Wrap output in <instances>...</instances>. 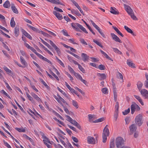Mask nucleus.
Wrapping results in <instances>:
<instances>
[{"label":"nucleus","instance_id":"c756f323","mask_svg":"<svg viewBox=\"0 0 148 148\" xmlns=\"http://www.w3.org/2000/svg\"><path fill=\"white\" fill-rule=\"evenodd\" d=\"M3 6L5 8H9L10 6V4L9 1L8 0L6 1L3 4Z\"/></svg>","mask_w":148,"mask_h":148},{"label":"nucleus","instance_id":"39448f33","mask_svg":"<svg viewBox=\"0 0 148 148\" xmlns=\"http://www.w3.org/2000/svg\"><path fill=\"white\" fill-rule=\"evenodd\" d=\"M116 145L117 147L119 148L124 144L123 138L121 137H118L116 139Z\"/></svg>","mask_w":148,"mask_h":148},{"label":"nucleus","instance_id":"a211bd4d","mask_svg":"<svg viewBox=\"0 0 148 148\" xmlns=\"http://www.w3.org/2000/svg\"><path fill=\"white\" fill-rule=\"evenodd\" d=\"M114 9L116 10V8L112 7H111L110 9V12L111 13L113 14H119V12L118 11L115 10Z\"/></svg>","mask_w":148,"mask_h":148},{"label":"nucleus","instance_id":"7ed1b4c3","mask_svg":"<svg viewBox=\"0 0 148 148\" xmlns=\"http://www.w3.org/2000/svg\"><path fill=\"white\" fill-rule=\"evenodd\" d=\"M143 116L142 114H139L137 115L136 117L135 121L136 124L140 126L143 123L142 121Z\"/></svg>","mask_w":148,"mask_h":148},{"label":"nucleus","instance_id":"f704fd0d","mask_svg":"<svg viewBox=\"0 0 148 148\" xmlns=\"http://www.w3.org/2000/svg\"><path fill=\"white\" fill-rule=\"evenodd\" d=\"M27 25L33 31L36 32H38V30L36 28L32 26L29 24H27Z\"/></svg>","mask_w":148,"mask_h":148},{"label":"nucleus","instance_id":"2f4dec72","mask_svg":"<svg viewBox=\"0 0 148 148\" xmlns=\"http://www.w3.org/2000/svg\"><path fill=\"white\" fill-rule=\"evenodd\" d=\"M48 1L55 4H61L59 0H47Z\"/></svg>","mask_w":148,"mask_h":148},{"label":"nucleus","instance_id":"a19ab883","mask_svg":"<svg viewBox=\"0 0 148 148\" xmlns=\"http://www.w3.org/2000/svg\"><path fill=\"white\" fill-rule=\"evenodd\" d=\"M90 21L91 22V24L93 25V26L97 30L98 29L99 27L92 20H90Z\"/></svg>","mask_w":148,"mask_h":148},{"label":"nucleus","instance_id":"f8f14e48","mask_svg":"<svg viewBox=\"0 0 148 148\" xmlns=\"http://www.w3.org/2000/svg\"><path fill=\"white\" fill-rule=\"evenodd\" d=\"M130 132L132 134L133 132H135L137 129V127L134 124H132L129 127Z\"/></svg>","mask_w":148,"mask_h":148},{"label":"nucleus","instance_id":"de8ad7c7","mask_svg":"<svg viewBox=\"0 0 148 148\" xmlns=\"http://www.w3.org/2000/svg\"><path fill=\"white\" fill-rule=\"evenodd\" d=\"M98 32H99V33L103 37V38H105V36L103 32L101 30V29L99 28L98 29H97Z\"/></svg>","mask_w":148,"mask_h":148},{"label":"nucleus","instance_id":"774afa93","mask_svg":"<svg viewBox=\"0 0 148 148\" xmlns=\"http://www.w3.org/2000/svg\"><path fill=\"white\" fill-rule=\"evenodd\" d=\"M88 119L89 120H91L92 119L94 118L95 117V115H94L89 114L88 115Z\"/></svg>","mask_w":148,"mask_h":148},{"label":"nucleus","instance_id":"bb28decb","mask_svg":"<svg viewBox=\"0 0 148 148\" xmlns=\"http://www.w3.org/2000/svg\"><path fill=\"white\" fill-rule=\"evenodd\" d=\"M11 8L13 11V12L16 13V14H18V10L16 8L15 6H14V4H12V5L11 6Z\"/></svg>","mask_w":148,"mask_h":148},{"label":"nucleus","instance_id":"37998d69","mask_svg":"<svg viewBox=\"0 0 148 148\" xmlns=\"http://www.w3.org/2000/svg\"><path fill=\"white\" fill-rule=\"evenodd\" d=\"M113 51L115 53H118L119 54H121L122 53L117 49L115 48H112Z\"/></svg>","mask_w":148,"mask_h":148},{"label":"nucleus","instance_id":"412c9836","mask_svg":"<svg viewBox=\"0 0 148 148\" xmlns=\"http://www.w3.org/2000/svg\"><path fill=\"white\" fill-rule=\"evenodd\" d=\"M146 80L144 82V86L146 88H148V74L147 73L145 74Z\"/></svg>","mask_w":148,"mask_h":148},{"label":"nucleus","instance_id":"aec40b11","mask_svg":"<svg viewBox=\"0 0 148 148\" xmlns=\"http://www.w3.org/2000/svg\"><path fill=\"white\" fill-rule=\"evenodd\" d=\"M136 103H134L133 104L131 105V114H133L135 110H136Z\"/></svg>","mask_w":148,"mask_h":148},{"label":"nucleus","instance_id":"7c9ffc66","mask_svg":"<svg viewBox=\"0 0 148 148\" xmlns=\"http://www.w3.org/2000/svg\"><path fill=\"white\" fill-rule=\"evenodd\" d=\"M10 24L11 27H14L15 26L16 23L14 21V17H12L11 18L10 22Z\"/></svg>","mask_w":148,"mask_h":148},{"label":"nucleus","instance_id":"ea45409f","mask_svg":"<svg viewBox=\"0 0 148 148\" xmlns=\"http://www.w3.org/2000/svg\"><path fill=\"white\" fill-rule=\"evenodd\" d=\"M101 91L103 93L107 94L108 93V89L106 88H103L101 89Z\"/></svg>","mask_w":148,"mask_h":148},{"label":"nucleus","instance_id":"603ef678","mask_svg":"<svg viewBox=\"0 0 148 148\" xmlns=\"http://www.w3.org/2000/svg\"><path fill=\"white\" fill-rule=\"evenodd\" d=\"M61 32L64 36H69V35H68V34L67 33V31L66 30H64V29H63L62 31Z\"/></svg>","mask_w":148,"mask_h":148},{"label":"nucleus","instance_id":"4d7b16f0","mask_svg":"<svg viewBox=\"0 0 148 148\" xmlns=\"http://www.w3.org/2000/svg\"><path fill=\"white\" fill-rule=\"evenodd\" d=\"M56 100L60 104L62 105V103L60 101V100L58 99V97H57L56 95H54V96Z\"/></svg>","mask_w":148,"mask_h":148},{"label":"nucleus","instance_id":"8fccbe9b","mask_svg":"<svg viewBox=\"0 0 148 148\" xmlns=\"http://www.w3.org/2000/svg\"><path fill=\"white\" fill-rule=\"evenodd\" d=\"M105 66L102 64H100L98 68L101 70H104L105 69Z\"/></svg>","mask_w":148,"mask_h":148},{"label":"nucleus","instance_id":"b1692460","mask_svg":"<svg viewBox=\"0 0 148 148\" xmlns=\"http://www.w3.org/2000/svg\"><path fill=\"white\" fill-rule=\"evenodd\" d=\"M14 33L16 36H17L19 34V28L18 26H16L14 29Z\"/></svg>","mask_w":148,"mask_h":148},{"label":"nucleus","instance_id":"4468645a","mask_svg":"<svg viewBox=\"0 0 148 148\" xmlns=\"http://www.w3.org/2000/svg\"><path fill=\"white\" fill-rule=\"evenodd\" d=\"M31 95L38 102L40 103L42 102L41 99L34 92H31Z\"/></svg>","mask_w":148,"mask_h":148},{"label":"nucleus","instance_id":"0eeeda50","mask_svg":"<svg viewBox=\"0 0 148 148\" xmlns=\"http://www.w3.org/2000/svg\"><path fill=\"white\" fill-rule=\"evenodd\" d=\"M75 76L78 80H80L85 85H87L88 84L86 80L83 79L82 77L79 73L75 72Z\"/></svg>","mask_w":148,"mask_h":148},{"label":"nucleus","instance_id":"9b49d317","mask_svg":"<svg viewBox=\"0 0 148 148\" xmlns=\"http://www.w3.org/2000/svg\"><path fill=\"white\" fill-rule=\"evenodd\" d=\"M88 143L89 144H95V138L91 136H88L87 138Z\"/></svg>","mask_w":148,"mask_h":148},{"label":"nucleus","instance_id":"f257e3e1","mask_svg":"<svg viewBox=\"0 0 148 148\" xmlns=\"http://www.w3.org/2000/svg\"><path fill=\"white\" fill-rule=\"evenodd\" d=\"M124 6L125 10L127 12L128 14L130 16L131 18L134 20H136L137 18L134 15V12L130 7L128 5L125 4H124Z\"/></svg>","mask_w":148,"mask_h":148},{"label":"nucleus","instance_id":"393cba45","mask_svg":"<svg viewBox=\"0 0 148 148\" xmlns=\"http://www.w3.org/2000/svg\"><path fill=\"white\" fill-rule=\"evenodd\" d=\"M65 85L67 88L70 90L71 93L73 94V93H74V89L71 88L67 82H65Z\"/></svg>","mask_w":148,"mask_h":148},{"label":"nucleus","instance_id":"cd10ccee","mask_svg":"<svg viewBox=\"0 0 148 148\" xmlns=\"http://www.w3.org/2000/svg\"><path fill=\"white\" fill-rule=\"evenodd\" d=\"M137 85V88L139 90V91H140L141 90V88L143 86V83L140 81L138 82Z\"/></svg>","mask_w":148,"mask_h":148},{"label":"nucleus","instance_id":"473e14b6","mask_svg":"<svg viewBox=\"0 0 148 148\" xmlns=\"http://www.w3.org/2000/svg\"><path fill=\"white\" fill-rule=\"evenodd\" d=\"M66 120L67 121L70 122L72 124H74L73 120L68 115H66Z\"/></svg>","mask_w":148,"mask_h":148},{"label":"nucleus","instance_id":"c9c22d12","mask_svg":"<svg viewBox=\"0 0 148 148\" xmlns=\"http://www.w3.org/2000/svg\"><path fill=\"white\" fill-rule=\"evenodd\" d=\"M75 126L79 130H81L82 129L80 125L76 121H75Z\"/></svg>","mask_w":148,"mask_h":148},{"label":"nucleus","instance_id":"c03bdc74","mask_svg":"<svg viewBox=\"0 0 148 148\" xmlns=\"http://www.w3.org/2000/svg\"><path fill=\"white\" fill-rule=\"evenodd\" d=\"M50 73L58 81L59 80V78L57 76V75L54 73L52 71H50Z\"/></svg>","mask_w":148,"mask_h":148},{"label":"nucleus","instance_id":"09e8293b","mask_svg":"<svg viewBox=\"0 0 148 148\" xmlns=\"http://www.w3.org/2000/svg\"><path fill=\"white\" fill-rule=\"evenodd\" d=\"M75 88L78 90L79 92H80L82 95H84L85 94V93L82 90L78 88L77 87H75Z\"/></svg>","mask_w":148,"mask_h":148},{"label":"nucleus","instance_id":"f03ea898","mask_svg":"<svg viewBox=\"0 0 148 148\" xmlns=\"http://www.w3.org/2000/svg\"><path fill=\"white\" fill-rule=\"evenodd\" d=\"M110 134L109 131L107 127H104L102 133L103 142V143L106 142L107 136H108Z\"/></svg>","mask_w":148,"mask_h":148},{"label":"nucleus","instance_id":"864d4df0","mask_svg":"<svg viewBox=\"0 0 148 148\" xmlns=\"http://www.w3.org/2000/svg\"><path fill=\"white\" fill-rule=\"evenodd\" d=\"M23 136L25 138L27 139H28L31 142H32L33 141V140L31 138H30L28 137L27 135H26L25 134H24V135H23Z\"/></svg>","mask_w":148,"mask_h":148},{"label":"nucleus","instance_id":"dca6fc26","mask_svg":"<svg viewBox=\"0 0 148 148\" xmlns=\"http://www.w3.org/2000/svg\"><path fill=\"white\" fill-rule=\"evenodd\" d=\"M82 57L83 58V60L84 62L88 61L89 57L86 54L82 53Z\"/></svg>","mask_w":148,"mask_h":148},{"label":"nucleus","instance_id":"72a5a7b5","mask_svg":"<svg viewBox=\"0 0 148 148\" xmlns=\"http://www.w3.org/2000/svg\"><path fill=\"white\" fill-rule=\"evenodd\" d=\"M114 139H112L110 141V148H114Z\"/></svg>","mask_w":148,"mask_h":148},{"label":"nucleus","instance_id":"9d476101","mask_svg":"<svg viewBox=\"0 0 148 148\" xmlns=\"http://www.w3.org/2000/svg\"><path fill=\"white\" fill-rule=\"evenodd\" d=\"M40 133L42 138L43 139V141L45 144L47 143H50V141H49V138H47V137L42 132H40Z\"/></svg>","mask_w":148,"mask_h":148},{"label":"nucleus","instance_id":"1a4fd4ad","mask_svg":"<svg viewBox=\"0 0 148 148\" xmlns=\"http://www.w3.org/2000/svg\"><path fill=\"white\" fill-rule=\"evenodd\" d=\"M111 36L112 37V39L115 41L121 43L122 41L120 40L119 38L114 33H111Z\"/></svg>","mask_w":148,"mask_h":148},{"label":"nucleus","instance_id":"338daca9","mask_svg":"<svg viewBox=\"0 0 148 148\" xmlns=\"http://www.w3.org/2000/svg\"><path fill=\"white\" fill-rule=\"evenodd\" d=\"M42 83L45 86L47 89H49V87L47 85V84L44 81H42Z\"/></svg>","mask_w":148,"mask_h":148},{"label":"nucleus","instance_id":"49530a36","mask_svg":"<svg viewBox=\"0 0 148 148\" xmlns=\"http://www.w3.org/2000/svg\"><path fill=\"white\" fill-rule=\"evenodd\" d=\"M15 129L19 132H25V130L22 128H18V127H16Z\"/></svg>","mask_w":148,"mask_h":148},{"label":"nucleus","instance_id":"a878e982","mask_svg":"<svg viewBox=\"0 0 148 148\" xmlns=\"http://www.w3.org/2000/svg\"><path fill=\"white\" fill-rule=\"evenodd\" d=\"M75 6L79 10L80 12L81 13V14L84 15L83 12V11L82 10L81 8L80 7L78 4L75 1Z\"/></svg>","mask_w":148,"mask_h":148},{"label":"nucleus","instance_id":"bf43d9fd","mask_svg":"<svg viewBox=\"0 0 148 148\" xmlns=\"http://www.w3.org/2000/svg\"><path fill=\"white\" fill-rule=\"evenodd\" d=\"M90 58L94 62H96L99 61L98 60L95 58L90 57Z\"/></svg>","mask_w":148,"mask_h":148},{"label":"nucleus","instance_id":"5701e85b","mask_svg":"<svg viewBox=\"0 0 148 148\" xmlns=\"http://www.w3.org/2000/svg\"><path fill=\"white\" fill-rule=\"evenodd\" d=\"M124 28L128 32L132 34L133 36H135L133 31L130 28H129L126 25L124 26Z\"/></svg>","mask_w":148,"mask_h":148},{"label":"nucleus","instance_id":"a18cd8bd","mask_svg":"<svg viewBox=\"0 0 148 148\" xmlns=\"http://www.w3.org/2000/svg\"><path fill=\"white\" fill-rule=\"evenodd\" d=\"M104 120V118L102 117L101 118L99 119L95 120V121H93V122L95 123L101 122Z\"/></svg>","mask_w":148,"mask_h":148},{"label":"nucleus","instance_id":"58836bf2","mask_svg":"<svg viewBox=\"0 0 148 148\" xmlns=\"http://www.w3.org/2000/svg\"><path fill=\"white\" fill-rule=\"evenodd\" d=\"M79 69L83 73H85V69L82 67L80 64H78V66Z\"/></svg>","mask_w":148,"mask_h":148},{"label":"nucleus","instance_id":"f3484780","mask_svg":"<svg viewBox=\"0 0 148 148\" xmlns=\"http://www.w3.org/2000/svg\"><path fill=\"white\" fill-rule=\"evenodd\" d=\"M53 13L59 20H61L62 18V16L60 14V13L56 11H53Z\"/></svg>","mask_w":148,"mask_h":148},{"label":"nucleus","instance_id":"3c124183","mask_svg":"<svg viewBox=\"0 0 148 148\" xmlns=\"http://www.w3.org/2000/svg\"><path fill=\"white\" fill-rule=\"evenodd\" d=\"M53 119L55 121H57V122L59 123H60V124H61L63 125H64V123L62 122L59 121V120H58V119H57L56 117L53 118Z\"/></svg>","mask_w":148,"mask_h":148},{"label":"nucleus","instance_id":"680f3d73","mask_svg":"<svg viewBox=\"0 0 148 148\" xmlns=\"http://www.w3.org/2000/svg\"><path fill=\"white\" fill-rule=\"evenodd\" d=\"M125 121L126 123L128 124L130 121V118L129 117H126L125 119Z\"/></svg>","mask_w":148,"mask_h":148},{"label":"nucleus","instance_id":"20e7f679","mask_svg":"<svg viewBox=\"0 0 148 148\" xmlns=\"http://www.w3.org/2000/svg\"><path fill=\"white\" fill-rule=\"evenodd\" d=\"M80 29L84 32L86 34L88 33L85 28L83 27L82 25L77 23H75V30L77 31L81 32Z\"/></svg>","mask_w":148,"mask_h":148},{"label":"nucleus","instance_id":"2eb2a0df","mask_svg":"<svg viewBox=\"0 0 148 148\" xmlns=\"http://www.w3.org/2000/svg\"><path fill=\"white\" fill-rule=\"evenodd\" d=\"M127 64L130 66L132 68H135V64L131 61L130 60L128 59L127 61Z\"/></svg>","mask_w":148,"mask_h":148},{"label":"nucleus","instance_id":"6ab92c4d","mask_svg":"<svg viewBox=\"0 0 148 148\" xmlns=\"http://www.w3.org/2000/svg\"><path fill=\"white\" fill-rule=\"evenodd\" d=\"M134 96L135 98L138 100L142 105H144V103L142 101V100L139 96L136 95H134Z\"/></svg>","mask_w":148,"mask_h":148},{"label":"nucleus","instance_id":"423d86ee","mask_svg":"<svg viewBox=\"0 0 148 148\" xmlns=\"http://www.w3.org/2000/svg\"><path fill=\"white\" fill-rule=\"evenodd\" d=\"M119 104L118 102H116V105L115 106V113L114 115V118L115 121H116L117 120L119 114Z\"/></svg>","mask_w":148,"mask_h":148},{"label":"nucleus","instance_id":"79ce46f5","mask_svg":"<svg viewBox=\"0 0 148 148\" xmlns=\"http://www.w3.org/2000/svg\"><path fill=\"white\" fill-rule=\"evenodd\" d=\"M130 108H128L127 109L125 110L123 112V114L124 115H126L130 112Z\"/></svg>","mask_w":148,"mask_h":148},{"label":"nucleus","instance_id":"e433bc0d","mask_svg":"<svg viewBox=\"0 0 148 148\" xmlns=\"http://www.w3.org/2000/svg\"><path fill=\"white\" fill-rule=\"evenodd\" d=\"M93 42L95 43L96 44H97L101 48L103 47V46L101 45V43L99 42H98V41L96 40L95 39H93Z\"/></svg>","mask_w":148,"mask_h":148},{"label":"nucleus","instance_id":"13d9d810","mask_svg":"<svg viewBox=\"0 0 148 148\" xmlns=\"http://www.w3.org/2000/svg\"><path fill=\"white\" fill-rule=\"evenodd\" d=\"M54 9L58 11V12H63V11L60 8H59L58 7H54Z\"/></svg>","mask_w":148,"mask_h":148},{"label":"nucleus","instance_id":"4c0bfd02","mask_svg":"<svg viewBox=\"0 0 148 148\" xmlns=\"http://www.w3.org/2000/svg\"><path fill=\"white\" fill-rule=\"evenodd\" d=\"M54 49L56 51L58 56H60L61 54V52L60 49L58 48L57 46L55 47Z\"/></svg>","mask_w":148,"mask_h":148},{"label":"nucleus","instance_id":"ddd939ff","mask_svg":"<svg viewBox=\"0 0 148 148\" xmlns=\"http://www.w3.org/2000/svg\"><path fill=\"white\" fill-rule=\"evenodd\" d=\"M97 75L99 77V79L100 80H103L106 78V76L105 73H98L97 74Z\"/></svg>","mask_w":148,"mask_h":148},{"label":"nucleus","instance_id":"c85d7f7f","mask_svg":"<svg viewBox=\"0 0 148 148\" xmlns=\"http://www.w3.org/2000/svg\"><path fill=\"white\" fill-rule=\"evenodd\" d=\"M20 60L21 62L23 65L25 66L27 65V63L22 56H21L20 57Z\"/></svg>","mask_w":148,"mask_h":148},{"label":"nucleus","instance_id":"6e6d98bb","mask_svg":"<svg viewBox=\"0 0 148 148\" xmlns=\"http://www.w3.org/2000/svg\"><path fill=\"white\" fill-rule=\"evenodd\" d=\"M103 55L107 59L111 61H113V60L112 58H111L109 56H108L106 53Z\"/></svg>","mask_w":148,"mask_h":148},{"label":"nucleus","instance_id":"5fc2aeb1","mask_svg":"<svg viewBox=\"0 0 148 148\" xmlns=\"http://www.w3.org/2000/svg\"><path fill=\"white\" fill-rule=\"evenodd\" d=\"M3 69H4L7 72L9 73H11V71L7 67H6L4 66L3 67Z\"/></svg>","mask_w":148,"mask_h":148},{"label":"nucleus","instance_id":"69168bd1","mask_svg":"<svg viewBox=\"0 0 148 148\" xmlns=\"http://www.w3.org/2000/svg\"><path fill=\"white\" fill-rule=\"evenodd\" d=\"M80 41L83 44L85 45H87V43L83 39H80Z\"/></svg>","mask_w":148,"mask_h":148},{"label":"nucleus","instance_id":"4be33fe9","mask_svg":"<svg viewBox=\"0 0 148 148\" xmlns=\"http://www.w3.org/2000/svg\"><path fill=\"white\" fill-rule=\"evenodd\" d=\"M23 34L27 38H29L30 40L32 39V37L28 33L25 31L23 30L22 31Z\"/></svg>","mask_w":148,"mask_h":148},{"label":"nucleus","instance_id":"e2e57ef3","mask_svg":"<svg viewBox=\"0 0 148 148\" xmlns=\"http://www.w3.org/2000/svg\"><path fill=\"white\" fill-rule=\"evenodd\" d=\"M49 43L54 48L57 46L51 40H49Z\"/></svg>","mask_w":148,"mask_h":148},{"label":"nucleus","instance_id":"6e6552de","mask_svg":"<svg viewBox=\"0 0 148 148\" xmlns=\"http://www.w3.org/2000/svg\"><path fill=\"white\" fill-rule=\"evenodd\" d=\"M141 95L146 99H148V91L145 89H143L139 91Z\"/></svg>","mask_w":148,"mask_h":148},{"label":"nucleus","instance_id":"052dcab7","mask_svg":"<svg viewBox=\"0 0 148 148\" xmlns=\"http://www.w3.org/2000/svg\"><path fill=\"white\" fill-rule=\"evenodd\" d=\"M5 145L8 148H11L10 146L7 143L5 142L4 140L3 141Z\"/></svg>","mask_w":148,"mask_h":148},{"label":"nucleus","instance_id":"0e129e2a","mask_svg":"<svg viewBox=\"0 0 148 148\" xmlns=\"http://www.w3.org/2000/svg\"><path fill=\"white\" fill-rule=\"evenodd\" d=\"M26 94L27 96V97L28 99L29 100H32V99H33V98L30 96V95L27 92H26Z\"/></svg>","mask_w":148,"mask_h":148}]
</instances>
